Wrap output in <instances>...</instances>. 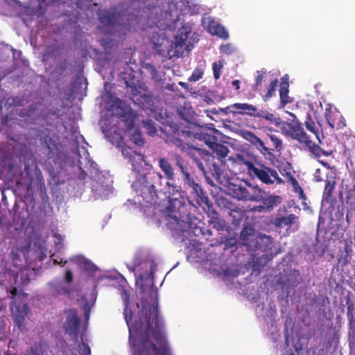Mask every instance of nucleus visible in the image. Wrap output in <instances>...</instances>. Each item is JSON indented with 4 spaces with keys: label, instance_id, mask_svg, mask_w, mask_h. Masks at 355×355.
Wrapping results in <instances>:
<instances>
[{
    "label": "nucleus",
    "instance_id": "57",
    "mask_svg": "<svg viewBox=\"0 0 355 355\" xmlns=\"http://www.w3.org/2000/svg\"><path fill=\"white\" fill-rule=\"evenodd\" d=\"M73 281V273L71 270H68L65 272V282L68 284Z\"/></svg>",
    "mask_w": 355,
    "mask_h": 355
},
{
    "label": "nucleus",
    "instance_id": "55",
    "mask_svg": "<svg viewBox=\"0 0 355 355\" xmlns=\"http://www.w3.org/2000/svg\"><path fill=\"white\" fill-rule=\"evenodd\" d=\"M352 252H353L352 241H345L343 252L347 253V254H349L352 255Z\"/></svg>",
    "mask_w": 355,
    "mask_h": 355
},
{
    "label": "nucleus",
    "instance_id": "14",
    "mask_svg": "<svg viewBox=\"0 0 355 355\" xmlns=\"http://www.w3.org/2000/svg\"><path fill=\"white\" fill-rule=\"evenodd\" d=\"M324 116L332 129L339 130L346 126L345 120L341 113L336 108H332L331 105L326 107Z\"/></svg>",
    "mask_w": 355,
    "mask_h": 355
},
{
    "label": "nucleus",
    "instance_id": "29",
    "mask_svg": "<svg viewBox=\"0 0 355 355\" xmlns=\"http://www.w3.org/2000/svg\"><path fill=\"white\" fill-rule=\"evenodd\" d=\"M132 95L136 98L137 101H139L138 103L139 105L141 107L151 106L153 104V96L151 93H144L143 94H139V92L137 88L132 89Z\"/></svg>",
    "mask_w": 355,
    "mask_h": 355
},
{
    "label": "nucleus",
    "instance_id": "39",
    "mask_svg": "<svg viewBox=\"0 0 355 355\" xmlns=\"http://www.w3.org/2000/svg\"><path fill=\"white\" fill-rule=\"evenodd\" d=\"M266 76V70L263 69L257 71V76L254 78V83L252 85V89L254 92H259L262 87V83Z\"/></svg>",
    "mask_w": 355,
    "mask_h": 355
},
{
    "label": "nucleus",
    "instance_id": "45",
    "mask_svg": "<svg viewBox=\"0 0 355 355\" xmlns=\"http://www.w3.org/2000/svg\"><path fill=\"white\" fill-rule=\"evenodd\" d=\"M144 128L147 130L149 135L153 136L157 132V129L154 122L151 119H148L143 122Z\"/></svg>",
    "mask_w": 355,
    "mask_h": 355
},
{
    "label": "nucleus",
    "instance_id": "54",
    "mask_svg": "<svg viewBox=\"0 0 355 355\" xmlns=\"http://www.w3.org/2000/svg\"><path fill=\"white\" fill-rule=\"evenodd\" d=\"M144 68L150 73L153 79L157 78L156 76H157V71L153 65L150 64H146Z\"/></svg>",
    "mask_w": 355,
    "mask_h": 355
},
{
    "label": "nucleus",
    "instance_id": "7",
    "mask_svg": "<svg viewBox=\"0 0 355 355\" xmlns=\"http://www.w3.org/2000/svg\"><path fill=\"white\" fill-rule=\"evenodd\" d=\"M241 136L264 156L272 155V151H279L282 149V140L273 134H267L261 139L251 131L243 130Z\"/></svg>",
    "mask_w": 355,
    "mask_h": 355
},
{
    "label": "nucleus",
    "instance_id": "49",
    "mask_svg": "<svg viewBox=\"0 0 355 355\" xmlns=\"http://www.w3.org/2000/svg\"><path fill=\"white\" fill-rule=\"evenodd\" d=\"M78 352L80 355H91L90 347L85 343H82L78 345Z\"/></svg>",
    "mask_w": 355,
    "mask_h": 355
},
{
    "label": "nucleus",
    "instance_id": "12",
    "mask_svg": "<svg viewBox=\"0 0 355 355\" xmlns=\"http://www.w3.org/2000/svg\"><path fill=\"white\" fill-rule=\"evenodd\" d=\"M10 298L13 300L10 303V311L14 318L15 322L18 327H20L24 322L25 316L27 314L28 306L26 304H23L21 306L19 304H17L15 300V297L17 295V288L14 287L10 291Z\"/></svg>",
    "mask_w": 355,
    "mask_h": 355
},
{
    "label": "nucleus",
    "instance_id": "15",
    "mask_svg": "<svg viewBox=\"0 0 355 355\" xmlns=\"http://www.w3.org/2000/svg\"><path fill=\"white\" fill-rule=\"evenodd\" d=\"M218 132L215 128L201 126L193 132V137L198 140L203 141L209 148L218 141L217 137L214 135Z\"/></svg>",
    "mask_w": 355,
    "mask_h": 355
},
{
    "label": "nucleus",
    "instance_id": "23",
    "mask_svg": "<svg viewBox=\"0 0 355 355\" xmlns=\"http://www.w3.org/2000/svg\"><path fill=\"white\" fill-rule=\"evenodd\" d=\"M173 160L182 175L183 182L189 180L191 176L189 170L188 162L180 155L177 153L173 155Z\"/></svg>",
    "mask_w": 355,
    "mask_h": 355
},
{
    "label": "nucleus",
    "instance_id": "61",
    "mask_svg": "<svg viewBox=\"0 0 355 355\" xmlns=\"http://www.w3.org/2000/svg\"><path fill=\"white\" fill-rule=\"evenodd\" d=\"M232 85L235 87L236 90L240 89V81L239 80H234L232 81Z\"/></svg>",
    "mask_w": 355,
    "mask_h": 355
},
{
    "label": "nucleus",
    "instance_id": "4",
    "mask_svg": "<svg viewBox=\"0 0 355 355\" xmlns=\"http://www.w3.org/2000/svg\"><path fill=\"white\" fill-rule=\"evenodd\" d=\"M281 130L285 136L297 141L302 147L307 148L316 157L328 156L333 153L332 150H324L319 143L315 144L312 141L311 135L306 132L302 123L299 121H294L293 123L283 122Z\"/></svg>",
    "mask_w": 355,
    "mask_h": 355
},
{
    "label": "nucleus",
    "instance_id": "1",
    "mask_svg": "<svg viewBox=\"0 0 355 355\" xmlns=\"http://www.w3.org/2000/svg\"><path fill=\"white\" fill-rule=\"evenodd\" d=\"M124 302V318L129 328L130 337L135 334L138 337L140 347L135 349L134 355H171L165 335L162 333L164 322L159 316L158 300L153 303L141 300V309L138 312V319L132 327L130 321L132 313L128 311L129 295L126 291L122 292Z\"/></svg>",
    "mask_w": 355,
    "mask_h": 355
},
{
    "label": "nucleus",
    "instance_id": "37",
    "mask_svg": "<svg viewBox=\"0 0 355 355\" xmlns=\"http://www.w3.org/2000/svg\"><path fill=\"white\" fill-rule=\"evenodd\" d=\"M232 191L234 197L237 199L249 201L250 191L245 187L235 185Z\"/></svg>",
    "mask_w": 355,
    "mask_h": 355
},
{
    "label": "nucleus",
    "instance_id": "58",
    "mask_svg": "<svg viewBox=\"0 0 355 355\" xmlns=\"http://www.w3.org/2000/svg\"><path fill=\"white\" fill-rule=\"evenodd\" d=\"M21 282L24 285H27L30 282V278L27 274L22 273L21 276Z\"/></svg>",
    "mask_w": 355,
    "mask_h": 355
},
{
    "label": "nucleus",
    "instance_id": "42",
    "mask_svg": "<svg viewBox=\"0 0 355 355\" xmlns=\"http://www.w3.org/2000/svg\"><path fill=\"white\" fill-rule=\"evenodd\" d=\"M220 204L226 209H227L230 211V215L232 217L235 218L236 216L234 215V213H241V209L239 207L236 206L235 205L230 202L226 198H222L220 200Z\"/></svg>",
    "mask_w": 355,
    "mask_h": 355
},
{
    "label": "nucleus",
    "instance_id": "3",
    "mask_svg": "<svg viewBox=\"0 0 355 355\" xmlns=\"http://www.w3.org/2000/svg\"><path fill=\"white\" fill-rule=\"evenodd\" d=\"M163 175L156 171L140 174L132 184L139 202L146 207L155 205L158 202V193L162 191Z\"/></svg>",
    "mask_w": 355,
    "mask_h": 355
},
{
    "label": "nucleus",
    "instance_id": "59",
    "mask_svg": "<svg viewBox=\"0 0 355 355\" xmlns=\"http://www.w3.org/2000/svg\"><path fill=\"white\" fill-rule=\"evenodd\" d=\"M202 100L207 105H211L214 103L213 99L208 96H205Z\"/></svg>",
    "mask_w": 355,
    "mask_h": 355
},
{
    "label": "nucleus",
    "instance_id": "62",
    "mask_svg": "<svg viewBox=\"0 0 355 355\" xmlns=\"http://www.w3.org/2000/svg\"><path fill=\"white\" fill-rule=\"evenodd\" d=\"M174 84H167L166 86H165V88L168 90V91H175V89H174Z\"/></svg>",
    "mask_w": 355,
    "mask_h": 355
},
{
    "label": "nucleus",
    "instance_id": "5",
    "mask_svg": "<svg viewBox=\"0 0 355 355\" xmlns=\"http://www.w3.org/2000/svg\"><path fill=\"white\" fill-rule=\"evenodd\" d=\"M99 24L98 28L105 35H112L114 33L125 34L130 31V24H122L123 15L116 12L115 7L109 9L98 10L97 12Z\"/></svg>",
    "mask_w": 355,
    "mask_h": 355
},
{
    "label": "nucleus",
    "instance_id": "34",
    "mask_svg": "<svg viewBox=\"0 0 355 355\" xmlns=\"http://www.w3.org/2000/svg\"><path fill=\"white\" fill-rule=\"evenodd\" d=\"M261 202L265 205L266 211H270L282 202V198L279 196L268 195L266 193Z\"/></svg>",
    "mask_w": 355,
    "mask_h": 355
},
{
    "label": "nucleus",
    "instance_id": "46",
    "mask_svg": "<svg viewBox=\"0 0 355 355\" xmlns=\"http://www.w3.org/2000/svg\"><path fill=\"white\" fill-rule=\"evenodd\" d=\"M223 67V62L221 60L214 62L212 64V69L214 72V77L216 80H218L220 77L221 69Z\"/></svg>",
    "mask_w": 355,
    "mask_h": 355
},
{
    "label": "nucleus",
    "instance_id": "64",
    "mask_svg": "<svg viewBox=\"0 0 355 355\" xmlns=\"http://www.w3.org/2000/svg\"><path fill=\"white\" fill-rule=\"evenodd\" d=\"M24 171L26 172L27 174L29 173V166L27 164H26L24 166Z\"/></svg>",
    "mask_w": 355,
    "mask_h": 355
},
{
    "label": "nucleus",
    "instance_id": "33",
    "mask_svg": "<svg viewBox=\"0 0 355 355\" xmlns=\"http://www.w3.org/2000/svg\"><path fill=\"white\" fill-rule=\"evenodd\" d=\"M286 178L287 181L292 185L293 191L297 193L299 198L302 200H306V195L297 180L289 172L286 173Z\"/></svg>",
    "mask_w": 355,
    "mask_h": 355
},
{
    "label": "nucleus",
    "instance_id": "26",
    "mask_svg": "<svg viewBox=\"0 0 355 355\" xmlns=\"http://www.w3.org/2000/svg\"><path fill=\"white\" fill-rule=\"evenodd\" d=\"M158 165L164 173L166 178L169 181H173L175 179V173L174 168L168 161V159L166 157H161L158 160Z\"/></svg>",
    "mask_w": 355,
    "mask_h": 355
},
{
    "label": "nucleus",
    "instance_id": "36",
    "mask_svg": "<svg viewBox=\"0 0 355 355\" xmlns=\"http://www.w3.org/2000/svg\"><path fill=\"white\" fill-rule=\"evenodd\" d=\"M345 200L347 205L349 206L347 214V220H348L349 214L355 211V185L347 190Z\"/></svg>",
    "mask_w": 355,
    "mask_h": 355
},
{
    "label": "nucleus",
    "instance_id": "25",
    "mask_svg": "<svg viewBox=\"0 0 355 355\" xmlns=\"http://www.w3.org/2000/svg\"><path fill=\"white\" fill-rule=\"evenodd\" d=\"M233 113L247 114L253 116L256 112V107L248 103H234L230 106Z\"/></svg>",
    "mask_w": 355,
    "mask_h": 355
},
{
    "label": "nucleus",
    "instance_id": "51",
    "mask_svg": "<svg viewBox=\"0 0 355 355\" xmlns=\"http://www.w3.org/2000/svg\"><path fill=\"white\" fill-rule=\"evenodd\" d=\"M351 257V254L342 252L340 257L338 259V263H340L341 266H345L350 263Z\"/></svg>",
    "mask_w": 355,
    "mask_h": 355
},
{
    "label": "nucleus",
    "instance_id": "22",
    "mask_svg": "<svg viewBox=\"0 0 355 355\" xmlns=\"http://www.w3.org/2000/svg\"><path fill=\"white\" fill-rule=\"evenodd\" d=\"M71 261L76 263L80 269L90 274H93L97 270V267L83 256H76L71 259Z\"/></svg>",
    "mask_w": 355,
    "mask_h": 355
},
{
    "label": "nucleus",
    "instance_id": "60",
    "mask_svg": "<svg viewBox=\"0 0 355 355\" xmlns=\"http://www.w3.org/2000/svg\"><path fill=\"white\" fill-rule=\"evenodd\" d=\"M253 210L257 211H266V207H265V205L263 203L262 205H259V206L254 207L253 208Z\"/></svg>",
    "mask_w": 355,
    "mask_h": 355
},
{
    "label": "nucleus",
    "instance_id": "35",
    "mask_svg": "<svg viewBox=\"0 0 355 355\" xmlns=\"http://www.w3.org/2000/svg\"><path fill=\"white\" fill-rule=\"evenodd\" d=\"M209 31L214 35L227 40L229 37L227 31L222 25L213 22L209 26Z\"/></svg>",
    "mask_w": 355,
    "mask_h": 355
},
{
    "label": "nucleus",
    "instance_id": "27",
    "mask_svg": "<svg viewBox=\"0 0 355 355\" xmlns=\"http://www.w3.org/2000/svg\"><path fill=\"white\" fill-rule=\"evenodd\" d=\"M209 148L212 150L213 155L218 159L220 160L221 162H224L225 157L228 155L230 150L224 144L218 143V141L215 142L212 146H210Z\"/></svg>",
    "mask_w": 355,
    "mask_h": 355
},
{
    "label": "nucleus",
    "instance_id": "31",
    "mask_svg": "<svg viewBox=\"0 0 355 355\" xmlns=\"http://www.w3.org/2000/svg\"><path fill=\"white\" fill-rule=\"evenodd\" d=\"M177 112L178 115L186 121L191 120L194 114V111L192 107L185 102L182 105H180L178 107Z\"/></svg>",
    "mask_w": 355,
    "mask_h": 355
},
{
    "label": "nucleus",
    "instance_id": "28",
    "mask_svg": "<svg viewBox=\"0 0 355 355\" xmlns=\"http://www.w3.org/2000/svg\"><path fill=\"white\" fill-rule=\"evenodd\" d=\"M297 218L298 217L294 214H291L288 216H278L274 218L272 224L277 227L284 228L285 227H290Z\"/></svg>",
    "mask_w": 355,
    "mask_h": 355
},
{
    "label": "nucleus",
    "instance_id": "63",
    "mask_svg": "<svg viewBox=\"0 0 355 355\" xmlns=\"http://www.w3.org/2000/svg\"><path fill=\"white\" fill-rule=\"evenodd\" d=\"M181 87H182L183 88H187V84L184 83V82H179L178 83Z\"/></svg>",
    "mask_w": 355,
    "mask_h": 355
},
{
    "label": "nucleus",
    "instance_id": "13",
    "mask_svg": "<svg viewBox=\"0 0 355 355\" xmlns=\"http://www.w3.org/2000/svg\"><path fill=\"white\" fill-rule=\"evenodd\" d=\"M67 318L65 322V331L74 341L78 340V328L80 320L78 312L75 309H69L67 311Z\"/></svg>",
    "mask_w": 355,
    "mask_h": 355
},
{
    "label": "nucleus",
    "instance_id": "30",
    "mask_svg": "<svg viewBox=\"0 0 355 355\" xmlns=\"http://www.w3.org/2000/svg\"><path fill=\"white\" fill-rule=\"evenodd\" d=\"M49 345L45 342L35 343L28 352V355H49Z\"/></svg>",
    "mask_w": 355,
    "mask_h": 355
},
{
    "label": "nucleus",
    "instance_id": "38",
    "mask_svg": "<svg viewBox=\"0 0 355 355\" xmlns=\"http://www.w3.org/2000/svg\"><path fill=\"white\" fill-rule=\"evenodd\" d=\"M266 195V193L259 187H253L252 192H250L249 201L261 202Z\"/></svg>",
    "mask_w": 355,
    "mask_h": 355
},
{
    "label": "nucleus",
    "instance_id": "24",
    "mask_svg": "<svg viewBox=\"0 0 355 355\" xmlns=\"http://www.w3.org/2000/svg\"><path fill=\"white\" fill-rule=\"evenodd\" d=\"M279 96H280V107H284L286 104L292 102V100L288 96L289 92V83L287 76H284L281 79Z\"/></svg>",
    "mask_w": 355,
    "mask_h": 355
},
{
    "label": "nucleus",
    "instance_id": "44",
    "mask_svg": "<svg viewBox=\"0 0 355 355\" xmlns=\"http://www.w3.org/2000/svg\"><path fill=\"white\" fill-rule=\"evenodd\" d=\"M130 140L138 146H142L145 143V140L142 137L141 131L137 130H135V132L132 134Z\"/></svg>",
    "mask_w": 355,
    "mask_h": 355
},
{
    "label": "nucleus",
    "instance_id": "52",
    "mask_svg": "<svg viewBox=\"0 0 355 355\" xmlns=\"http://www.w3.org/2000/svg\"><path fill=\"white\" fill-rule=\"evenodd\" d=\"M167 191L170 195H175L179 193L180 188L170 182H166Z\"/></svg>",
    "mask_w": 355,
    "mask_h": 355
},
{
    "label": "nucleus",
    "instance_id": "47",
    "mask_svg": "<svg viewBox=\"0 0 355 355\" xmlns=\"http://www.w3.org/2000/svg\"><path fill=\"white\" fill-rule=\"evenodd\" d=\"M122 154L125 158L128 159L130 161H132L136 155L140 156V154H137L135 150H132L130 147H123L122 148Z\"/></svg>",
    "mask_w": 355,
    "mask_h": 355
},
{
    "label": "nucleus",
    "instance_id": "8",
    "mask_svg": "<svg viewBox=\"0 0 355 355\" xmlns=\"http://www.w3.org/2000/svg\"><path fill=\"white\" fill-rule=\"evenodd\" d=\"M200 155H197L193 162L198 169L202 172L207 182L213 184V180L218 181L220 179L223 171L215 162L214 156L205 149H201Z\"/></svg>",
    "mask_w": 355,
    "mask_h": 355
},
{
    "label": "nucleus",
    "instance_id": "21",
    "mask_svg": "<svg viewBox=\"0 0 355 355\" xmlns=\"http://www.w3.org/2000/svg\"><path fill=\"white\" fill-rule=\"evenodd\" d=\"M324 182L325 187L322 195V201H326L327 202H331L334 200V198L333 196V191L336 184V178L332 175H327Z\"/></svg>",
    "mask_w": 355,
    "mask_h": 355
},
{
    "label": "nucleus",
    "instance_id": "6",
    "mask_svg": "<svg viewBox=\"0 0 355 355\" xmlns=\"http://www.w3.org/2000/svg\"><path fill=\"white\" fill-rule=\"evenodd\" d=\"M239 239L249 252H266L271 249L272 243L271 236L257 233L251 225L243 227Z\"/></svg>",
    "mask_w": 355,
    "mask_h": 355
},
{
    "label": "nucleus",
    "instance_id": "53",
    "mask_svg": "<svg viewBox=\"0 0 355 355\" xmlns=\"http://www.w3.org/2000/svg\"><path fill=\"white\" fill-rule=\"evenodd\" d=\"M221 53L231 55L234 52L233 46L230 44H223L220 46Z\"/></svg>",
    "mask_w": 355,
    "mask_h": 355
},
{
    "label": "nucleus",
    "instance_id": "18",
    "mask_svg": "<svg viewBox=\"0 0 355 355\" xmlns=\"http://www.w3.org/2000/svg\"><path fill=\"white\" fill-rule=\"evenodd\" d=\"M151 42L153 43V48L157 54L164 55V53L167 52L168 41L166 39L165 33L162 31H154L151 37Z\"/></svg>",
    "mask_w": 355,
    "mask_h": 355
},
{
    "label": "nucleus",
    "instance_id": "40",
    "mask_svg": "<svg viewBox=\"0 0 355 355\" xmlns=\"http://www.w3.org/2000/svg\"><path fill=\"white\" fill-rule=\"evenodd\" d=\"M346 304L347 306V318L349 321V325L350 328H354L355 327V315L354 314V305L351 302L349 298L348 300H347Z\"/></svg>",
    "mask_w": 355,
    "mask_h": 355
},
{
    "label": "nucleus",
    "instance_id": "10",
    "mask_svg": "<svg viewBox=\"0 0 355 355\" xmlns=\"http://www.w3.org/2000/svg\"><path fill=\"white\" fill-rule=\"evenodd\" d=\"M191 33V28L189 24H184L180 28L170 49L167 48V56L170 58H180L184 56V53H189L193 47L190 42L187 43Z\"/></svg>",
    "mask_w": 355,
    "mask_h": 355
},
{
    "label": "nucleus",
    "instance_id": "16",
    "mask_svg": "<svg viewBox=\"0 0 355 355\" xmlns=\"http://www.w3.org/2000/svg\"><path fill=\"white\" fill-rule=\"evenodd\" d=\"M206 205L207 206V215L209 218V224L218 231L226 230L227 227L226 221L219 216L218 213L214 209L211 202Z\"/></svg>",
    "mask_w": 355,
    "mask_h": 355
},
{
    "label": "nucleus",
    "instance_id": "17",
    "mask_svg": "<svg viewBox=\"0 0 355 355\" xmlns=\"http://www.w3.org/2000/svg\"><path fill=\"white\" fill-rule=\"evenodd\" d=\"M184 183L192 189L191 193L195 196L196 200L198 203L208 205V203L210 202L208 196L202 189V187L198 183L196 182L192 177H191L189 180H187Z\"/></svg>",
    "mask_w": 355,
    "mask_h": 355
},
{
    "label": "nucleus",
    "instance_id": "9",
    "mask_svg": "<svg viewBox=\"0 0 355 355\" xmlns=\"http://www.w3.org/2000/svg\"><path fill=\"white\" fill-rule=\"evenodd\" d=\"M104 102L112 114L124 122L126 130H130L134 128L136 114L130 108L122 107L121 101L118 97L107 92Z\"/></svg>",
    "mask_w": 355,
    "mask_h": 355
},
{
    "label": "nucleus",
    "instance_id": "56",
    "mask_svg": "<svg viewBox=\"0 0 355 355\" xmlns=\"http://www.w3.org/2000/svg\"><path fill=\"white\" fill-rule=\"evenodd\" d=\"M38 189H39V191H40L42 196H43V195H46V189L45 183H44V181L43 179L39 180Z\"/></svg>",
    "mask_w": 355,
    "mask_h": 355
},
{
    "label": "nucleus",
    "instance_id": "19",
    "mask_svg": "<svg viewBox=\"0 0 355 355\" xmlns=\"http://www.w3.org/2000/svg\"><path fill=\"white\" fill-rule=\"evenodd\" d=\"M173 142L180 149L181 151L186 153L192 161H193L194 159H196L197 155H200L199 154V152L202 149L200 148L196 147L192 144L184 143L182 139L178 138L173 139Z\"/></svg>",
    "mask_w": 355,
    "mask_h": 355
},
{
    "label": "nucleus",
    "instance_id": "43",
    "mask_svg": "<svg viewBox=\"0 0 355 355\" xmlns=\"http://www.w3.org/2000/svg\"><path fill=\"white\" fill-rule=\"evenodd\" d=\"M253 116L261 118V119H266V121H268L270 122L273 121L275 119V116L273 114L269 112L268 111H267L266 110H258L257 107H256V112H255L254 114L253 115Z\"/></svg>",
    "mask_w": 355,
    "mask_h": 355
},
{
    "label": "nucleus",
    "instance_id": "32",
    "mask_svg": "<svg viewBox=\"0 0 355 355\" xmlns=\"http://www.w3.org/2000/svg\"><path fill=\"white\" fill-rule=\"evenodd\" d=\"M304 125L308 131H309L311 134L315 135V138L318 139L319 144L322 145V142L321 138L320 137V132L318 128L315 126V123L311 118V115L309 113L306 114V120L304 121Z\"/></svg>",
    "mask_w": 355,
    "mask_h": 355
},
{
    "label": "nucleus",
    "instance_id": "50",
    "mask_svg": "<svg viewBox=\"0 0 355 355\" xmlns=\"http://www.w3.org/2000/svg\"><path fill=\"white\" fill-rule=\"evenodd\" d=\"M203 76V71L201 69L196 68L193 71L191 76L189 78L190 82H196L201 79Z\"/></svg>",
    "mask_w": 355,
    "mask_h": 355
},
{
    "label": "nucleus",
    "instance_id": "20",
    "mask_svg": "<svg viewBox=\"0 0 355 355\" xmlns=\"http://www.w3.org/2000/svg\"><path fill=\"white\" fill-rule=\"evenodd\" d=\"M234 160L237 164L245 166L248 174L258 162L255 156L247 153L236 154Z\"/></svg>",
    "mask_w": 355,
    "mask_h": 355
},
{
    "label": "nucleus",
    "instance_id": "48",
    "mask_svg": "<svg viewBox=\"0 0 355 355\" xmlns=\"http://www.w3.org/2000/svg\"><path fill=\"white\" fill-rule=\"evenodd\" d=\"M127 67L125 69L124 71L122 72V77L125 80L127 86L131 87L128 82L126 80V77H129L130 79L133 78L135 76V71L129 67L128 63H126Z\"/></svg>",
    "mask_w": 355,
    "mask_h": 355
},
{
    "label": "nucleus",
    "instance_id": "2",
    "mask_svg": "<svg viewBox=\"0 0 355 355\" xmlns=\"http://www.w3.org/2000/svg\"><path fill=\"white\" fill-rule=\"evenodd\" d=\"M196 209V207L182 196L180 198L168 197V205L163 210V214L168 220L170 229L184 231L186 225L191 224L195 218L191 209Z\"/></svg>",
    "mask_w": 355,
    "mask_h": 355
},
{
    "label": "nucleus",
    "instance_id": "11",
    "mask_svg": "<svg viewBox=\"0 0 355 355\" xmlns=\"http://www.w3.org/2000/svg\"><path fill=\"white\" fill-rule=\"evenodd\" d=\"M248 175L252 178H257L266 184H272L275 182L282 184L284 182L275 168L267 166L259 162H256V165Z\"/></svg>",
    "mask_w": 355,
    "mask_h": 355
},
{
    "label": "nucleus",
    "instance_id": "41",
    "mask_svg": "<svg viewBox=\"0 0 355 355\" xmlns=\"http://www.w3.org/2000/svg\"><path fill=\"white\" fill-rule=\"evenodd\" d=\"M278 79L272 80L267 87V92L263 95V100L266 102L275 94L278 86Z\"/></svg>",
    "mask_w": 355,
    "mask_h": 355
}]
</instances>
